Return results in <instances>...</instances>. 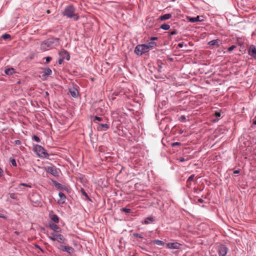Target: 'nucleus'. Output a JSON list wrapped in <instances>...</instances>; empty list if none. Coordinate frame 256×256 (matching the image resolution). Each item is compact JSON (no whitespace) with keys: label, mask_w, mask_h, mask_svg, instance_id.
Wrapping results in <instances>:
<instances>
[{"label":"nucleus","mask_w":256,"mask_h":256,"mask_svg":"<svg viewBox=\"0 0 256 256\" xmlns=\"http://www.w3.org/2000/svg\"><path fill=\"white\" fill-rule=\"evenodd\" d=\"M58 38H52L44 41L40 44L41 50H48L53 48L59 44Z\"/></svg>","instance_id":"obj_1"},{"label":"nucleus","mask_w":256,"mask_h":256,"mask_svg":"<svg viewBox=\"0 0 256 256\" xmlns=\"http://www.w3.org/2000/svg\"><path fill=\"white\" fill-rule=\"evenodd\" d=\"M76 8L72 5H68L66 7L62 12V14L69 18H73L77 21L79 20V16L75 13Z\"/></svg>","instance_id":"obj_2"},{"label":"nucleus","mask_w":256,"mask_h":256,"mask_svg":"<svg viewBox=\"0 0 256 256\" xmlns=\"http://www.w3.org/2000/svg\"><path fill=\"white\" fill-rule=\"evenodd\" d=\"M188 101V98L184 93L177 92V107L186 106Z\"/></svg>","instance_id":"obj_3"},{"label":"nucleus","mask_w":256,"mask_h":256,"mask_svg":"<svg viewBox=\"0 0 256 256\" xmlns=\"http://www.w3.org/2000/svg\"><path fill=\"white\" fill-rule=\"evenodd\" d=\"M34 150L36 154L40 158H45L48 155L44 148L40 145H36Z\"/></svg>","instance_id":"obj_4"},{"label":"nucleus","mask_w":256,"mask_h":256,"mask_svg":"<svg viewBox=\"0 0 256 256\" xmlns=\"http://www.w3.org/2000/svg\"><path fill=\"white\" fill-rule=\"evenodd\" d=\"M148 47L144 44H138V45L134 50L135 53L138 55H142L143 54L148 52Z\"/></svg>","instance_id":"obj_5"},{"label":"nucleus","mask_w":256,"mask_h":256,"mask_svg":"<svg viewBox=\"0 0 256 256\" xmlns=\"http://www.w3.org/2000/svg\"><path fill=\"white\" fill-rule=\"evenodd\" d=\"M228 250V248L224 244H221L218 250L219 256H226Z\"/></svg>","instance_id":"obj_6"},{"label":"nucleus","mask_w":256,"mask_h":256,"mask_svg":"<svg viewBox=\"0 0 256 256\" xmlns=\"http://www.w3.org/2000/svg\"><path fill=\"white\" fill-rule=\"evenodd\" d=\"M47 172L52 174L54 176H58V172L56 168L54 166H48L45 168Z\"/></svg>","instance_id":"obj_7"},{"label":"nucleus","mask_w":256,"mask_h":256,"mask_svg":"<svg viewBox=\"0 0 256 256\" xmlns=\"http://www.w3.org/2000/svg\"><path fill=\"white\" fill-rule=\"evenodd\" d=\"M60 250L63 252H66L68 254H72L74 252V250L73 248L68 246H60Z\"/></svg>","instance_id":"obj_8"},{"label":"nucleus","mask_w":256,"mask_h":256,"mask_svg":"<svg viewBox=\"0 0 256 256\" xmlns=\"http://www.w3.org/2000/svg\"><path fill=\"white\" fill-rule=\"evenodd\" d=\"M188 20L191 22H203L204 20V16H198L196 17H186Z\"/></svg>","instance_id":"obj_9"},{"label":"nucleus","mask_w":256,"mask_h":256,"mask_svg":"<svg viewBox=\"0 0 256 256\" xmlns=\"http://www.w3.org/2000/svg\"><path fill=\"white\" fill-rule=\"evenodd\" d=\"M110 128V125L107 124L98 123L96 129L98 131H106Z\"/></svg>","instance_id":"obj_10"},{"label":"nucleus","mask_w":256,"mask_h":256,"mask_svg":"<svg viewBox=\"0 0 256 256\" xmlns=\"http://www.w3.org/2000/svg\"><path fill=\"white\" fill-rule=\"evenodd\" d=\"M52 236H56V240L60 243H64L66 239L64 238L63 235L61 234H56L54 232L51 233Z\"/></svg>","instance_id":"obj_11"},{"label":"nucleus","mask_w":256,"mask_h":256,"mask_svg":"<svg viewBox=\"0 0 256 256\" xmlns=\"http://www.w3.org/2000/svg\"><path fill=\"white\" fill-rule=\"evenodd\" d=\"M248 54L251 56L256 58V48L254 45H251L248 50Z\"/></svg>","instance_id":"obj_12"},{"label":"nucleus","mask_w":256,"mask_h":256,"mask_svg":"<svg viewBox=\"0 0 256 256\" xmlns=\"http://www.w3.org/2000/svg\"><path fill=\"white\" fill-rule=\"evenodd\" d=\"M181 48L182 50L187 51L188 50L187 42H182L177 44V48Z\"/></svg>","instance_id":"obj_13"},{"label":"nucleus","mask_w":256,"mask_h":256,"mask_svg":"<svg viewBox=\"0 0 256 256\" xmlns=\"http://www.w3.org/2000/svg\"><path fill=\"white\" fill-rule=\"evenodd\" d=\"M49 227L52 229V230H54L56 232H61V228H60L58 226H57L56 224L50 222L49 223Z\"/></svg>","instance_id":"obj_14"},{"label":"nucleus","mask_w":256,"mask_h":256,"mask_svg":"<svg viewBox=\"0 0 256 256\" xmlns=\"http://www.w3.org/2000/svg\"><path fill=\"white\" fill-rule=\"evenodd\" d=\"M60 55L64 60L66 59L68 60L70 58V56L68 52L65 50H63L60 52Z\"/></svg>","instance_id":"obj_15"},{"label":"nucleus","mask_w":256,"mask_h":256,"mask_svg":"<svg viewBox=\"0 0 256 256\" xmlns=\"http://www.w3.org/2000/svg\"><path fill=\"white\" fill-rule=\"evenodd\" d=\"M52 182L54 185L58 189L60 190H65L66 188L60 184V183L57 182L56 180H52Z\"/></svg>","instance_id":"obj_16"},{"label":"nucleus","mask_w":256,"mask_h":256,"mask_svg":"<svg viewBox=\"0 0 256 256\" xmlns=\"http://www.w3.org/2000/svg\"><path fill=\"white\" fill-rule=\"evenodd\" d=\"M43 70V74H42V76L43 78H46L48 76L50 75L52 73V71L50 68H42Z\"/></svg>","instance_id":"obj_17"},{"label":"nucleus","mask_w":256,"mask_h":256,"mask_svg":"<svg viewBox=\"0 0 256 256\" xmlns=\"http://www.w3.org/2000/svg\"><path fill=\"white\" fill-rule=\"evenodd\" d=\"M58 196L60 198V199L58 200V202L62 204H64L65 202V200L66 199V196L65 194L62 192H60L58 193Z\"/></svg>","instance_id":"obj_18"},{"label":"nucleus","mask_w":256,"mask_h":256,"mask_svg":"<svg viewBox=\"0 0 256 256\" xmlns=\"http://www.w3.org/2000/svg\"><path fill=\"white\" fill-rule=\"evenodd\" d=\"M220 40L218 39L214 40L208 42V44L210 46H219Z\"/></svg>","instance_id":"obj_19"},{"label":"nucleus","mask_w":256,"mask_h":256,"mask_svg":"<svg viewBox=\"0 0 256 256\" xmlns=\"http://www.w3.org/2000/svg\"><path fill=\"white\" fill-rule=\"evenodd\" d=\"M69 92H70V95L72 97H74V98L77 97V96H78V91H77L76 89L74 88H70L69 90Z\"/></svg>","instance_id":"obj_20"},{"label":"nucleus","mask_w":256,"mask_h":256,"mask_svg":"<svg viewBox=\"0 0 256 256\" xmlns=\"http://www.w3.org/2000/svg\"><path fill=\"white\" fill-rule=\"evenodd\" d=\"M50 218L52 221L54 222L55 223H58L59 222V218L56 214H52L50 215Z\"/></svg>","instance_id":"obj_21"},{"label":"nucleus","mask_w":256,"mask_h":256,"mask_svg":"<svg viewBox=\"0 0 256 256\" xmlns=\"http://www.w3.org/2000/svg\"><path fill=\"white\" fill-rule=\"evenodd\" d=\"M172 17V14H166L162 16H160V20H168Z\"/></svg>","instance_id":"obj_22"},{"label":"nucleus","mask_w":256,"mask_h":256,"mask_svg":"<svg viewBox=\"0 0 256 256\" xmlns=\"http://www.w3.org/2000/svg\"><path fill=\"white\" fill-rule=\"evenodd\" d=\"M15 72V70L14 68H9L5 70V74L7 75H11Z\"/></svg>","instance_id":"obj_23"},{"label":"nucleus","mask_w":256,"mask_h":256,"mask_svg":"<svg viewBox=\"0 0 256 256\" xmlns=\"http://www.w3.org/2000/svg\"><path fill=\"white\" fill-rule=\"evenodd\" d=\"M154 220V218L152 216L146 218L144 220L145 224H149L150 222H153Z\"/></svg>","instance_id":"obj_24"},{"label":"nucleus","mask_w":256,"mask_h":256,"mask_svg":"<svg viewBox=\"0 0 256 256\" xmlns=\"http://www.w3.org/2000/svg\"><path fill=\"white\" fill-rule=\"evenodd\" d=\"M93 122H95L98 124V123L96 121L98 122H103V118L102 117L98 116H96L94 117V119L92 120Z\"/></svg>","instance_id":"obj_25"},{"label":"nucleus","mask_w":256,"mask_h":256,"mask_svg":"<svg viewBox=\"0 0 256 256\" xmlns=\"http://www.w3.org/2000/svg\"><path fill=\"white\" fill-rule=\"evenodd\" d=\"M146 44L148 47V50H149L150 48L154 47L156 46V43L154 42H150Z\"/></svg>","instance_id":"obj_26"},{"label":"nucleus","mask_w":256,"mask_h":256,"mask_svg":"<svg viewBox=\"0 0 256 256\" xmlns=\"http://www.w3.org/2000/svg\"><path fill=\"white\" fill-rule=\"evenodd\" d=\"M80 192L82 194V195H84L86 198L90 201H91V200L90 198H89L88 194H87V193L85 192L84 190L83 189V188H81L80 190Z\"/></svg>","instance_id":"obj_27"},{"label":"nucleus","mask_w":256,"mask_h":256,"mask_svg":"<svg viewBox=\"0 0 256 256\" xmlns=\"http://www.w3.org/2000/svg\"><path fill=\"white\" fill-rule=\"evenodd\" d=\"M195 177L194 174L191 175L188 179L186 181L187 184H190V182L194 180Z\"/></svg>","instance_id":"obj_28"},{"label":"nucleus","mask_w":256,"mask_h":256,"mask_svg":"<svg viewBox=\"0 0 256 256\" xmlns=\"http://www.w3.org/2000/svg\"><path fill=\"white\" fill-rule=\"evenodd\" d=\"M96 112L97 114L102 115L104 113V112L102 108H99L96 110Z\"/></svg>","instance_id":"obj_29"},{"label":"nucleus","mask_w":256,"mask_h":256,"mask_svg":"<svg viewBox=\"0 0 256 256\" xmlns=\"http://www.w3.org/2000/svg\"><path fill=\"white\" fill-rule=\"evenodd\" d=\"M160 28L164 30H168L170 28V26L168 24H164L161 25Z\"/></svg>","instance_id":"obj_30"},{"label":"nucleus","mask_w":256,"mask_h":256,"mask_svg":"<svg viewBox=\"0 0 256 256\" xmlns=\"http://www.w3.org/2000/svg\"><path fill=\"white\" fill-rule=\"evenodd\" d=\"M154 244L158 246H162L164 244V242L160 240H154L153 242Z\"/></svg>","instance_id":"obj_31"},{"label":"nucleus","mask_w":256,"mask_h":256,"mask_svg":"<svg viewBox=\"0 0 256 256\" xmlns=\"http://www.w3.org/2000/svg\"><path fill=\"white\" fill-rule=\"evenodd\" d=\"M167 246L168 248H176V243L173 242V243H168L167 244Z\"/></svg>","instance_id":"obj_32"},{"label":"nucleus","mask_w":256,"mask_h":256,"mask_svg":"<svg viewBox=\"0 0 256 256\" xmlns=\"http://www.w3.org/2000/svg\"><path fill=\"white\" fill-rule=\"evenodd\" d=\"M2 38L4 40L10 39L11 36L9 34H5L2 35Z\"/></svg>","instance_id":"obj_33"},{"label":"nucleus","mask_w":256,"mask_h":256,"mask_svg":"<svg viewBox=\"0 0 256 256\" xmlns=\"http://www.w3.org/2000/svg\"><path fill=\"white\" fill-rule=\"evenodd\" d=\"M120 210H121V211H122L123 212H124L126 213H128V214L132 212L131 209L127 208H122Z\"/></svg>","instance_id":"obj_34"},{"label":"nucleus","mask_w":256,"mask_h":256,"mask_svg":"<svg viewBox=\"0 0 256 256\" xmlns=\"http://www.w3.org/2000/svg\"><path fill=\"white\" fill-rule=\"evenodd\" d=\"M162 63L161 62H158V71L159 72H162Z\"/></svg>","instance_id":"obj_35"},{"label":"nucleus","mask_w":256,"mask_h":256,"mask_svg":"<svg viewBox=\"0 0 256 256\" xmlns=\"http://www.w3.org/2000/svg\"><path fill=\"white\" fill-rule=\"evenodd\" d=\"M133 236H134V237L136 238H144V236L142 234H138V233H134Z\"/></svg>","instance_id":"obj_36"},{"label":"nucleus","mask_w":256,"mask_h":256,"mask_svg":"<svg viewBox=\"0 0 256 256\" xmlns=\"http://www.w3.org/2000/svg\"><path fill=\"white\" fill-rule=\"evenodd\" d=\"M32 140H34L38 142H39L40 141V138L36 135H34L32 136Z\"/></svg>","instance_id":"obj_37"},{"label":"nucleus","mask_w":256,"mask_h":256,"mask_svg":"<svg viewBox=\"0 0 256 256\" xmlns=\"http://www.w3.org/2000/svg\"><path fill=\"white\" fill-rule=\"evenodd\" d=\"M186 120V118L184 116H182L179 118V120L181 122H184Z\"/></svg>","instance_id":"obj_38"},{"label":"nucleus","mask_w":256,"mask_h":256,"mask_svg":"<svg viewBox=\"0 0 256 256\" xmlns=\"http://www.w3.org/2000/svg\"><path fill=\"white\" fill-rule=\"evenodd\" d=\"M236 48V46L235 45H232V46H230V47H229L228 48V50L229 52H232V50H233L235 48Z\"/></svg>","instance_id":"obj_39"},{"label":"nucleus","mask_w":256,"mask_h":256,"mask_svg":"<svg viewBox=\"0 0 256 256\" xmlns=\"http://www.w3.org/2000/svg\"><path fill=\"white\" fill-rule=\"evenodd\" d=\"M52 60V57L50 56H47L46 58V63H48L49 62H50Z\"/></svg>","instance_id":"obj_40"},{"label":"nucleus","mask_w":256,"mask_h":256,"mask_svg":"<svg viewBox=\"0 0 256 256\" xmlns=\"http://www.w3.org/2000/svg\"><path fill=\"white\" fill-rule=\"evenodd\" d=\"M48 238L50 240H52V241L56 240V236H50Z\"/></svg>","instance_id":"obj_41"},{"label":"nucleus","mask_w":256,"mask_h":256,"mask_svg":"<svg viewBox=\"0 0 256 256\" xmlns=\"http://www.w3.org/2000/svg\"><path fill=\"white\" fill-rule=\"evenodd\" d=\"M64 60V59L62 58H58V63L59 64H61Z\"/></svg>","instance_id":"obj_42"},{"label":"nucleus","mask_w":256,"mask_h":256,"mask_svg":"<svg viewBox=\"0 0 256 256\" xmlns=\"http://www.w3.org/2000/svg\"><path fill=\"white\" fill-rule=\"evenodd\" d=\"M14 143H15V144H16V145H20V144H21V141H20V140H16L14 141Z\"/></svg>","instance_id":"obj_43"},{"label":"nucleus","mask_w":256,"mask_h":256,"mask_svg":"<svg viewBox=\"0 0 256 256\" xmlns=\"http://www.w3.org/2000/svg\"><path fill=\"white\" fill-rule=\"evenodd\" d=\"M20 186H28V187H29V188H30L31 186L28 184H24V183H22L20 184Z\"/></svg>","instance_id":"obj_44"},{"label":"nucleus","mask_w":256,"mask_h":256,"mask_svg":"<svg viewBox=\"0 0 256 256\" xmlns=\"http://www.w3.org/2000/svg\"><path fill=\"white\" fill-rule=\"evenodd\" d=\"M220 115H221V114L220 112H216L215 113V116L216 117L218 118V117H220Z\"/></svg>","instance_id":"obj_45"},{"label":"nucleus","mask_w":256,"mask_h":256,"mask_svg":"<svg viewBox=\"0 0 256 256\" xmlns=\"http://www.w3.org/2000/svg\"><path fill=\"white\" fill-rule=\"evenodd\" d=\"M11 162V163H12V164L13 166H16L17 164H16V161H10Z\"/></svg>","instance_id":"obj_46"},{"label":"nucleus","mask_w":256,"mask_h":256,"mask_svg":"<svg viewBox=\"0 0 256 256\" xmlns=\"http://www.w3.org/2000/svg\"><path fill=\"white\" fill-rule=\"evenodd\" d=\"M0 218H2L4 219H6V216H4V214L0 213Z\"/></svg>","instance_id":"obj_47"},{"label":"nucleus","mask_w":256,"mask_h":256,"mask_svg":"<svg viewBox=\"0 0 256 256\" xmlns=\"http://www.w3.org/2000/svg\"><path fill=\"white\" fill-rule=\"evenodd\" d=\"M240 172V170H235L234 171V174H238Z\"/></svg>","instance_id":"obj_48"},{"label":"nucleus","mask_w":256,"mask_h":256,"mask_svg":"<svg viewBox=\"0 0 256 256\" xmlns=\"http://www.w3.org/2000/svg\"><path fill=\"white\" fill-rule=\"evenodd\" d=\"M3 170H2L0 168V177L3 176Z\"/></svg>","instance_id":"obj_49"},{"label":"nucleus","mask_w":256,"mask_h":256,"mask_svg":"<svg viewBox=\"0 0 256 256\" xmlns=\"http://www.w3.org/2000/svg\"><path fill=\"white\" fill-rule=\"evenodd\" d=\"M172 147L174 148L176 146V142H174L171 144Z\"/></svg>","instance_id":"obj_50"},{"label":"nucleus","mask_w":256,"mask_h":256,"mask_svg":"<svg viewBox=\"0 0 256 256\" xmlns=\"http://www.w3.org/2000/svg\"><path fill=\"white\" fill-rule=\"evenodd\" d=\"M198 202H200V203H202V202H204V200L202 199V198H199L198 200Z\"/></svg>","instance_id":"obj_51"},{"label":"nucleus","mask_w":256,"mask_h":256,"mask_svg":"<svg viewBox=\"0 0 256 256\" xmlns=\"http://www.w3.org/2000/svg\"><path fill=\"white\" fill-rule=\"evenodd\" d=\"M156 39H157L156 37H152V38H151L152 40H156Z\"/></svg>","instance_id":"obj_52"},{"label":"nucleus","mask_w":256,"mask_h":256,"mask_svg":"<svg viewBox=\"0 0 256 256\" xmlns=\"http://www.w3.org/2000/svg\"><path fill=\"white\" fill-rule=\"evenodd\" d=\"M35 247H36V248H38V249H39V248H40V247L38 245V244H36V245H35Z\"/></svg>","instance_id":"obj_53"},{"label":"nucleus","mask_w":256,"mask_h":256,"mask_svg":"<svg viewBox=\"0 0 256 256\" xmlns=\"http://www.w3.org/2000/svg\"><path fill=\"white\" fill-rule=\"evenodd\" d=\"M39 250H40V251L42 252V253H44V250L42 248H39Z\"/></svg>","instance_id":"obj_54"},{"label":"nucleus","mask_w":256,"mask_h":256,"mask_svg":"<svg viewBox=\"0 0 256 256\" xmlns=\"http://www.w3.org/2000/svg\"><path fill=\"white\" fill-rule=\"evenodd\" d=\"M176 34V30H174L172 32V34Z\"/></svg>","instance_id":"obj_55"},{"label":"nucleus","mask_w":256,"mask_h":256,"mask_svg":"<svg viewBox=\"0 0 256 256\" xmlns=\"http://www.w3.org/2000/svg\"><path fill=\"white\" fill-rule=\"evenodd\" d=\"M46 12H47L48 14H50V10H46Z\"/></svg>","instance_id":"obj_56"},{"label":"nucleus","mask_w":256,"mask_h":256,"mask_svg":"<svg viewBox=\"0 0 256 256\" xmlns=\"http://www.w3.org/2000/svg\"><path fill=\"white\" fill-rule=\"evenodd\" d=\"M170 150V153H174V151L173 150Z\"/></svg>","instance_id":"obj_57"},{"label":"nucleus","mask_w":256,"mask_h":256,"mask_svg":"<svg viewBox=\"0 0 256 256\" xmlns=\"http://www.w3.org/2000/svg\"><path fill=\"white\" fill-rule=\"evenodd\" d=\"M253 124L256 125V120L253 122Z\"/></svg>","instance_id":"obj_58"},{"label":"nucleus","mask_w":256,"mask_h":256,"mask_svg":"<svg viewBox=\"0 0 256 256\" xmlns=\"http://www.w3.org/2000/svg\"><path fill=\"white\" fill-rule=\"evenodd\" d=\"M179 160H185L184 158H181Z\"/></svg>","instance_id":"obj_59"},{"label":"nucleus","mask_w":256,"mask_h":256,"mask_svg":"<svg viewBox=\"0 0 256 256\" xmlns=\"http://www.w3.org/2000/svg\"><path fill=\"white\" fill-rule=\"evenodd\" d=\"M10 160H14V159L12 158H10Z\"/></svg>","instance_id":"obj_60"},{"label":"nucleus","mask_w":256,"mask_h":256,"mask_svg":"<svg viewBox=\"0 0 256 256\" xmlns=\"http://www.w3.org/2000/svg\"><path fill=\"white\" fill-rule=\"evenodd\" d=\"M176 144H177V146H178V145L180 144L179 142H177Z\"/></svg>","instance_id":"obj_61"},{"label":"nucleus","mask_w":256,"mask_h":256,"mask_svg":"<svg viewBox=\"0 0 256 256\" xmlns=\"http://www.w3.org/2000/svg\"><path fill=\"white\" fill-rule=\"evenodd\" d=\"M11 198H14V196H10Z\"/></svg>","instance_id":"obj_62"},{"label":"nucleus","mask_w":256,"mask_h":256,"mask_svg":"<svg viewBox=\"0 0 256 256\" xmlns=\"http://www.w3.org/2000/svg\"><path fill=\"white\" fill-rule=\"evenodd\" d=\"M11 198H14V196H10Z\"/></svg>","instance_id":"obj_63"},{"label":"nucleus","mask_w":256,"mask_h":256,"mask_svg":"<svg viewBox=\"0 0 256 256\" xmlns=\"http://www.w3.org/2000/svg\"><path fill=\"white\" fill-rule=\"evenodd\" d=\"M176 56H180V54H177Z\"/></svg>","instance_id":"obj_64"}]
</instances>
